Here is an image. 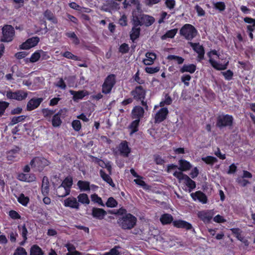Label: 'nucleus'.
Listing matches in <instances>:
<instances>
[{
	"instance_id": "4468645a",
	"label": "nucleus",
	"mask_w": 255,
	"mask_h": 255,
	"mask_svg": "<svg viewBox=\"0 0 255 255\" xmlns=\"http://www.w3.org/2000/svg\"><path fill=\"white\" fill-rule=\"evenodd\" d=\"M198 217L204 223H209L214 216L212 210L201 211L198 212Z\"/></svg>"
},
{
	"instance_id": "052dcab7",
	"label": "nucleus",
	"mask_w": 255,
	"mask_h": 255,
	"mask_svg": "<svg viewBox=\"0 0 255 255\" xmlns=\"http://www.w3.org/2000/svg\"><path fill=\"white\" fill-rule=\"evenodd\" d=\"M8 105L9 104L6 102H0V116L3 114Z\"/></svg>"
},
{
	"instance_id": "a878e982",
	"label": "nucleus",
	"mask_w": 255,
	"mask_h": 255,
	"mask_svg": "<svg viewBox=\"0 0 255 255\" xmlns=\"http://www.w3.org/2000/svg\"><path fill=\"white\" fill-rule=\"evenodd\" d=\"M179 167L178 168L180 171L189 170L191 168L190 163L185 159H180L178 161Z\"/></svg>"
},
{
	"instance_id": "79ce46f5",
	"label": "nucleus",
	"mask_w": 255,
	"mask_h": 255,
	"mask_svg": "<svg viewBox=\"0 0 255 255\" xmlns=\"http://www.w3.org/2000/svg\"><path fill=\"white\" fill-rule=\"evenodd\" d=\"M107 5L111 10H118L120 8L119 4L113 0H108L106 1Z\"/></svg>"
},
{
	"instance_id": "6ab92c4d",
	"label": "nucleus",
	"mask_w": 255,
	"mask_h": 255,
	"mask_svg": "<svg viewBox=\"0 0 255 255\" xmlns=\"http://www.w3.org/2000/svg\"><path fill=\"white\" fill-rule=\"evenodd\" d=\"M173 225L177 228H183L187 230H191L193 227L191 224L182 220H175L173 221Z\"/></svg>"
},
{
	"instance_id": "c9c22d12",
	"label": "nucleus",
	"mask_w": 255,
	"mask_h": 255,
	"mask_svg": "<svg viewBox=\"0 0 255 255\" xmlns=\"http://www.w3.org/2000/svg\"><path fill=\"white\" fill-rule=\"evenodd\" d=\"M78 202H80L85 205H88L90 203V200L88 196L85 193H81L77 196Z\"/></svg>"
},
{
	"instance_id": "49530a36",
	"label": "nucleus",
	"mask_w": 255,
	"mask_h": 255,
	"mask_svg": "<svg viewBox=\"0 0 255 255\" xmlns=\"http://www.w3.org/2000/svg\"><path fill=\"white\" fill-rule=\"evenodd\" d=\"M73 184L72 179L70 178H66L62 182L61 185L64 186L68 190H70Z\"/></svg>"
},
{
	"instance_id": "393cba45",
	"label": "nucleus",
	"mask_w": 255,
	"mask_h": 255,
	"mask_svg": "<svg viewBox=\"0 0 255 255\" xmlns=\"http://www.w3.org/2000/svg\"><path fill=\"white\" fill-rule=\"evenodd\" d=\"M70 93L73 95V99L74 101L81 100L87 95V93L83 91H75L71 90Z\"/></svg>"
},
{
	"instance_id": "c03bdc74",
	"label": "nucleus",
	"mask_w": 255,
	"mask_h": 255,
	"mask_svg": "<svg viewBox=\"0 0 255 255\" xmlns=\"http://www.w3.org/2000/svg\"><path fill=\"white\" fill-rule=\"evenodd\" d=\"M202 160L206 163L210 165H213L218 161V159L216 157L212 156H207L205 157H202Z\"/></svg>"
},
{
	"instance_id": "6e6552de",
	"label": "nucleus",
	"mask_w": 255,
	"mask_h": 255,
	"mask_svg": "<svg viewBox=\"0 0 255 255\" xmlns=\"http://www.w3.org/2000/svg\"><path fill=\"white\" fill-rule=\"evenodd\" d=\"M213 55H216L218 58H220L219 55L216 50H213L210 51L208 53V56L209 57V61L212 66L218 70H223L226 69L229 63V61H227L225 64H220L212 58Z\"/></svg>"
},
{
	"instance_id": "0e129e2a",
	"label": "nucleus",
	"mask_w": 255,
	"mask_h": 255,
	"mask_svg": "<svg viewBox=\"0 0 255 255\" xmlns=\"http://www.w3.org/2000/svg\"><path fill=\"white\" fill-rule=\"evenodd\" d=\"M13 255H27V253L24 248L19 247L15 250Z\"/></svg>"
},
{
	"instance_id": "e433bc0d",
	"label": "nucleus",
	"mask_w": 255,
	"mask_h": 255,
	"mask_svg": "<svg viewBox=\"0 0 255 255\" xmlns=\"http://www.w3.org/2000/svg\"><path fill=\"white\" fill-rule=\"evenodd\" d=\"M188 43L193 50L198 54L205 52L203 46L200 45L199 43H197L190 42Z\"/></svg>"
},
{
	"instance_id": "4d7b16f0",
	"label": "nucleus",
	"mask_w": 255,
	"mask_h": 255,
	"mask_svg": "<svg viewBox=\"0 0 255 255\" xmlns=\"http://www.w3.org/2000/svg\"><path fill=\"white\" fill-rule=\"evenodd\" d=\"M191 77L190 75L188 74L183 75L181 78V81L184 83V85L186 86H188L189 85V81L191 80Z\"/></svg>"
},
{
	"instance_id": "5fc2aeb1",
	"label": "nucleus",
	"mask_w": 255,
	"mask_h": 255,
	"mask_svg": "<svg viewBox=\"0 0 255 255\" xmlns=\"http://www.w3.org/2000/svg\"><path fill=\"white\" fill-rule=\"evenodd\" d=\"M214 6L215 8L219 10L220 11H223L226 8L225 3L222 1L214 3Z\"/></svg>"
},
{
	"instance_id": "864d4df0",
	"label": "nucleus",
	"mask_w": 255,
	"mask_h": 255,
	"mask_svg": "<svg viewBox=\"0 0 255 255\" xmlns=\"http://www.w3.org/2000/svg\"><path fill=\"white\" fill-rule=\"evenodd\" d=\"M55 85L62 90H65L66 88V83L62 78H59V80L55 83Z\"/></svg>"
},
{
	"instance_id": "72a5a7b5",
	"label": "nucleus",
	"mask_w": 255,
	"mask_h": 255,
	"mask_svg": "<svg viewBox=\"0 0 255 255\" xmlns=\"http://www.w3.org/2000/svg\"><path fill=\"white\" fill-rule=\"evenodd\" d=\"M77 186L81 191H89L90 183L86 181L79 180L77 183Z\"/></svg>"
},
{
	"instance_id": "cd10ccee",
	"label": "nucleus",
	"mask_w": 255,
	"mask_h": 255,
	"mask_svg": "<svg viewBox=\"0 0 255 255\" xmlns=\"http://www.w3.org/2000/svg\"><path fill=\"white\" fill-rule=\"evenodd\" d=\"M49 191V188L48 179L47 177L44 176L42 179L41 192L44 196H46L48 194Z\"/></svg>"
},
{
	"instance_id": "f8f14e48",
	"label": "nucleus",
	"mask_w": 255,
	"mask_h": 255,
	"mask_svg": "<svg viewBox=\"0 0 255 255\" xmlns=\"http://www.w3.org/2000/svg\"><path fill=\"white\" fill-rule=\"evenodd\" d=\"M168 114L167 108H161L157 112L154 117L155 123H160L165 120Z\"/></svg>"
},
{
	"instance_id": "09e8293b",
	"label": "nucleus",
	"mask_w": 255,
	"mask_h": 255,
	"mask_svg": "<svg viewBox=\"0 0 255 255\" xmlns=\"http://www.w3.org/2000/svg\"><path fill=\"white\" fill-rule=\"evenodd\" d=\"M25 118V116L23 115L19 116L18 117H14L11 119L9 125L13 126L17 123L21 122L23 121Z\"/></svg>"
},
{
	"instance_id": "680f3d73",
	"label": "nucleus",
	"mask_w": 255,
	"mask_h": 255,
	"mask_svg": "<svg viewBox=\"0 0 255 255\" xmlns=\"http://www.w3.org/2000/svg\"><path fill=\"white\" fill-rule=\"evenodd\" d=\"M42 113L46 118H50L54 113V111L49 110L48 109H44L42 111Z\"/></svg>"
},
{
	"instance_id": "8fccbe9b",
	"label": "nucleus",
	"mask_w": 255,
	"mask_h": 255,
	"mask_svg": "<svg viewBox=\"0 0 255 255\" xmlns=\"http://www.w3.org/2000/svg\"><path fill=\"white\" fill-rule=\"evenodd\" d=\"M62 55L68 59H73L76 61L80 60V58L77 57V56L73 54L71 52L69 51H66L64 53L62 54Z\"/></svg>"
},
{
	"instance_id": "6e6d98bb",
	"label": "nucleus",
	"mask_w": 255,
	"mask_h": 255,
	"mask_svg": "<svg viewBox=\"0 0 255 255\" xmlns=\"http://www.w3.org/2000/svg\"><path fill=\"white\" fill-rule=\"evenodd\" d=\"M72 126L76 131H79L81 128V124L79 120H74L72 123Z\"/></svg>"
},
{
	"instance_id": "aec40b11",
	"label": "nucleus",
	"mask_w": 255,
	"mask_h": 255,
	"mask_svg": "<svg viewBox=\"0 0 255 255\" xmlns=\"http://www.w3.org/2000/svg\"><path fill=\"white\" fill-rule=\"evenodd\" d=\"M144 109L140 106H135L132 110V117L133 119L140 120L143 117Z\"/></svg>"
},
{
	"instance_id": "9b49d317",
	"label": "nucleus",
	"mask_w": 255,
	"mask_h": 255,
	"mask_svg": "<svg viewBox=\"0 0 255 255\" xmlns=\"http://www.w3.org/2000/svg\"><path fill=\"white\" fill-rule=\"evenodd\" d=\"M66 110L62 109L54 115L52 120V126L54 127H59L62 123L61 118H64L66 116Z\"/></svg>"
},
{
	"instance_id": "dca6fc26",
	"label": "nucleus",
	"mask_w": 255,
	"mask_h": 255,
	"mask_svg": "<svg viewBox=\"0 0 255 255\" xmlns=\"http://www.w3.org/2000/svg\"><path fill=\"white\" fill-rule=\"evenodd\" d=\"M64 205L76 210L79 209V203L75 197H69L65 199L64 202Z\"/></svg>"
},
{
	"instance_id": "7ed1b4c3",
	"label": "nucleus",
	"mask_w": 255,
	"mask_h": 255,
	"mask_svg": "<svg viewBox=\"0 0 255 255\" xmlns=\"http://www.w3.org/2000/svg\"><path fill=\"white\" fill-rule=\"evenodd\" d=\"M131 95L133 98L137 100L141 101V105L147 110L148 106L146 102L144 101L146 95V91L141 86H137L131 92Z\"/></svg>"
},
{
	"instance_id": "473e14b6",
	"label": "nucleus",
	"mask_w": 255,
	"mask_h": 255,
	"mask_svg": "<svg viewBox=\"0 0 255 255\" xmlns=\"http://www.w3.org/2000/svg\"><path fill=\"white\" fill-rule=\"evenodd\" d=\"M100 174L102 179L109 184L112 187H114L115 186V184L114 183L112 178L111 177L106 173L103 170H101L100 171Z\"/></svg>"
},
{
	"instance_id": "39448f33",
	"label": "nucleus",
	"mask_w": 255,
	"mask_h": 255,
	"mask_svg": "<svg viewBox=\"0 0 255 255\" xmlns=\"http://www.w3.org/2000/svg\"><path fill=\"white\" fill-rule=\"evenodd\" d=\"M197 31L190 24H185L180 30V34L187 40H191L197 35Z\"/></svg>"
},
{
	"instance_id": "20e7f679",
	"label": "nucleus",
	"mask_w": 255,
	"mask_h": 255,
	"mask_svg": "<svg viewBox=\"0 0 255 255\" xmlns=\"http://www.w3.org/2000/svg\"><path fill=\"white\" fill-rule=\"evenodd\" d=\"M234 118L230 115H219L217 118L216 126L220 128L224 127H231L233 126Z\"/></svg>"
},
{
	"instance_id": "c85d7f7f",
	"label": "nucleus",
	"mask_w": 255,
	"mask_h": 255,
	"mask_svg": "<svg viewBox=\"0 0 255 255\" xmlns=\"http://www.w3.org/2000/svg\"><path fill=\"white\" fill-rule=\"evenodd\" d=\"M146 58L143 61V63L146 65H150L153 63L155 59L156 55L151 52H147L145 54Z\"/></svg>"
},
{
	"instance_id": "69168bd1",
	"label": "nucleus",
	"mask_w": 255,
	"mask_h": 255,
	"mask_svg": "<svg viewBox=\"0 0 255 255\" xmlns=\"http://www.w3.org/2000/svg\"><path fill=\"white\" fill-rule=\"evenodd\" d=\"M120 247L119 246H115L114 248L112 249L109 252H107L109 255H119L120 252L119 249Z\"/></svg>"
},
{
	"instance_id": "412c9836",
	"label": "nucleus",
	"mask_w": 255,
	"mask_h": 255,
	"mask_svg": "<svg viewBox=\"0 0 255 255\" xmlns=\"http://www.w3.org/2000/svg\"><path fill=\"white\" fill-rule=\"evenodd\" d=\"M191 196L195 201L198 200L203 204L207 203V199L205 194L201 191H197L191 194Z\"/></svg>"
},
{
	"instance_id": "ddd939ff",
	"label": "nucleus",
	"mask_w": 255,
	"mask_h": 255,
	"mask_svg": "<svg viewBox=\"0 0 255 255\" xmlns=\"http://www.w3.org/2000/svg\"><path fill=\"white\" fill-rule=\"evenodd\" d=\"M39 41V38L37 36L33 37L28 39L25 42L23 43L20 48L22 49H29L36 46Z\"/></svg>"
},
{
	"instance_id": "c756f323",
	"label": "nucleus",
	"mask_w": 255,
	"mask_h": 255,
	"mask_svg": "<svg viewBox=\"0 0 255 255\" xmlns=\"http://www.w3.org/2000/svg\"><path fill=\"white\" fill-rule=\"evenodd\" d=\"M160 221L163 225H167L173 223V218L169 214H164L160 218Z\"/></svg>"
},
{
	"instance_id": "e2e57ef3",
	"label": "nucleus",
	"mask_w": 255,
	"mask_h": 255,
	"mask_svg": "<svg viewBox=\"0 0 255 255\" xmlns=\"http://www.w3.org/2000/svg\"><path fill=\"white\" fill-rule=\"evenodd\" d=\"M173 176L176 177L179 180H184L187 175L184 174L181 171H175L173 173Z\"/></svg>"
},
{
	"instance_id": "a18cd8bd",
	"label": "nucleus",
	"mask_w": 255,
	"mask_h": 255,
	"mask_svg": "<svg viewBox=\"0 0 255 255\" xmlns=\"http://www.w3.org/2000/svg\"><path fill=\"white\" fill-rule=\"evenodd\" d=\"M167 59L169 60H174L178 64H182L184 61V59L183 58L174 55H168Z\"/></svg>"
},
{
	"instance_id": "1a4fd4ad",
	"label": "nucleus",
	"mask_w": 255,
	"mask_h": 255,
	"mask_svg": "<svg viewBox=\"0 0 255 255\" xmlns=\"http://www.w3.org/2000/svg\"><path fill=\"white\" fill-rule=\"evenodd\" d=\"M116 83V78L114 74L109 75L102 85V93L108 94L111 92L112 89Z\"/></svg>"
},
{
	"instance_id": "f704fd0d",
	"label": "nucleus",
	"mask_w": 255,
	"mask_h": 255,
	"mask_svg": "<svg viewBox=\"0 0 255 255\" xmlns=\"http://www.w3.org/2000/svg\"><path fill=\"white\" fill-rule=\"evenodd\" d=\"M18 230L20 234L22 236L23 239V242L20 243L21 245H23L24 242L27 240V230L26 228L25 225L18 226Z\"/></svg>"
},
{
	"instance_id": "bf43d9fd",
	"label": "nucleus",
	"mask_w": 255,
	"mask_h": 255,
	"mask_svg": "<svg viewBox=\"0 0 255 255\" xmlns=\"http://www.w3.org/2000/svg\"><path fill=\"white\" fill-rule=\"evenodd\" d=\"M160 70V68L159 67H147L145 68V70L146 72L149 74H153L158 72Z\"/></svg>"
},
{
	"instance_id": "2eb2a0df",
	"label": "nucleus",
	"mask_w": 255,
	"mask_h": 255,
	"mask_svg": "<svg viewBox=\"0 0 255 255\" xmlns=\"http://www.w3.org/2000/svg\"><path fill=\"white\" fill-rule=\"evenodd\" d=\"M43 99L42 98H33L30 99L27 104V110L30 111L38 108Z\"/></svg>"
},
{
	"instance_id": "774afa93",
	"label": "nucleus",
	"mask_w": 255,
	"mask_h": 255,
	"mask_svg": "<svg viewBox=\"0 0 255 255\" xmlns=\"http://www.w3.org/2000/svg\"><path fill=\"white\" fill-rule=\"evenodd\" d=\"M9 216L13 219H19L21 218L18 213L14 210H11L9 211Z\"/></svg>"
},
{
	"instance_id": "37998d69",
	"label": "nucleus",
	"mask_w": 255,
	"mask_h": 255,
	"mask_svg": "<svg viewBox=\"0 0 255 255\" xmlns=\"http://www.w3.org/2000/svg\"><path fill=\"white\" fill-rule=\"evenodd\" d=\"M17 200L23 206H26L29 201V199L28 197L25 196L23 194L21 193L17 198Z\"/></svg>"
},
{
	"instance_id": "0eeeda50",
	"label": "nucleus",
	"mask_w": 255,
	"mask_h": 255,
	"mask_svg": "<svg viewBox=\"0 0 255 255\" xmlns=\"http://www.w3.org/2000/svg\"><path fill=\"white\" fill-rule=\"evenodd\" d=\"M5 95L8 99L21 101L27 98L28 93L22 90H16L14 92L9 90L6 92Z\"/></svg>"
},
{
	"instance_id": "338daca9",
	"label": "nucleus",
	"mask_w": 255,
	"mask_h": 255,
	"mask_svg": "<svg viewBox=\"0 0 255 255\" xmlns=\"http://www.w3.org/2000/svg\"><path fill=\"white\" fill-rule=\"evenodd\" d=\"M129 50V47L128 44L126 43L122 44L119 48V51L122 53H126Z\"/></svg>"
},
{
	"instance_id": "bb28decb",
	"label": "nucleus",
	"mask_w": 255,
	"mask_h": 255,
	"mask_svg": "<svg viewBox=\"0 0 255 255\" xmlns=\"http://www.w3.org/2000/svg\"><path fill=\"white\" fill-rule=\"evenodd\" d=\"M138 26L139 25H133V26L130 31V37L132 41H134L135 39L138 38L139 36L140 28Z\"/></svg>"
},
{
	"instance_id": "603ef678",
	"label": "nucleus",
	"mask_w": 255,
	"mask_h": 255,
	"mask_svg": "<svg viewBox=\"0 0 255 255\" xmlns=\"http://www.w3.org/2000/svg\"><path fill=\"white\" fill-rule=\"evenodd\" d=\"M118 203L116 200L113 197H110L106 203V205L110 208H114L117 206Z\"/></svg>"
},
{
	"instance_id": "58836bf2",
	"label": "nucleus",
	"mask_w": 255,
	"mask_h": 255,
	"mask_svg": "<svg viewBox=\"0 0 255 255\" xmlns=\"http://www.w3.org/2000/svg\"><path fill=\"white\" fill-rule=\"evenodd\" d=\"M65 35L70 38L72 42L75 45H78L80 43V40L74 32H67L65 33Z\"/></svg>"
},
{
	"instance_id": "2f4dec72",
	"label": "nucleus",
	"mask_w": 255,
	"mask_h": 255,
	"mask_svg": "<svg viewBox=\"0 0 255 255\" xmlns=\"http://www.w3.org/2000/svg\"><path fill=\"white\" fill-rule=\"evenodd\" d=\"M43 15L45 18L53 23L56 24L58 22L57 19L54 14L49 9H47L44 11Z\"/></svg>"
},
{
	"instance_id": "a19ab883",
	"label": "nucleus",
	"mask_w": 255,
	"mask_h": 255,
	"mask_svg": "<svg viewBox=\"0 0 255 255\" xmlns=\"http://www.w3.org/2000/svg\"><path fill=\"white\" fill-rule=\"evenodd\" d=\"M43 252L41 248L37 245H33L30 249V255H42Z\"/></svg>"
},
{
	"instance_id": "f257e3e1",
	"label": "nucleus",
	"mask_w": 255,
	"mask_h": 255,
	"mask_svg": "<svg viewBox=\"0 0 255 255\" xmlns=\"http://www.w3.org/2000/svg\"><path fill=\"white\" fill-rule=\"evenodd\" d=\"M136 223V218L131 214H127L120 218L118 223L124 230H130L133 228Z\"/></svg>"
},
{
	"instance_id": "13d9d810",
	"label": "nucleus",
	"mask_w": 255,
	"mask_h": 255,
	"mask_svg": "<svg viewBox=\"0 0 255 255\" xmlns=\"http://www.w3.org/2000/svg\"><path fill=\"white\" fill-rule=\"evenodd\" d=\"M222 74L224 75L225 79L227 80H231L233 76V72L230 70H228L225 72H222Z\"/></svg>"
},
{
	"instance_id": "de8ad7c7",
	"label": "nucleus",
	"mask_w": 255,
	"mask_h": 255,
	"mask_svg": "<svg viewBox=\"0 0 255 255\" xmlns=\"http://www.w3.org/2000/svg\"><path fill=\"white\" fill-rule=\"evenodd\" d=\"M140 120L135 119L130 125V128L131 129L130 134L136 132L138 130V127L139 126Z\"/></svg>"
},
{
	"instance_id": "4c0bfd02",
	"label": "nucleus",
	"mask_w": 255,
	"mask_h": 255,
	"mask_svg": "<svg viewBox=\"0 0 255 255\" xmlns=\"http://www.w3.org/2000/svg\"><path fill=\"white\" fill-rule=\"evenodd\" d=\"M177 29L174 28L167 31L166 33L161 37V39L163 40L166 39L167 38H173L177 32Z\"/></svg>"
},
{
	"instance_id": "a211bd4d",
	"label": "nucleus",
	"mask_w": 255,
	"mask_h": 255,
	"mask_svg": "<svg viewBox=\"0 0 255 255\" xmlns=\"http://www.w3.org/2000/svg\"><path fill=\"white\" fill-rule=\"evenodd\" d=\"M118 151L121 155L126 157H128L130 149L128 145L127 141H124L120 144L118 147Z\"/></svg>"
},
{
	"instance_id": "4be33fe9",
	"label": "nucleus",
	"mask_w": 255,
	"mask_h": 255,
	"mask_svg": "<svg viewBox=\"0 0 255 255\" xmlns=\"http://www.w3.org/2000/svg\"><path fill=\"white\" fill-rule=\"evenodd\" d=\"M17 179L21 181L30 182L35 181L36 177L33 174L21 173L18 175Z\"/></svg>"
},
{
	"instance_id": "423d86ee",
	"label": "nucleus",
	"mask_w": 255,
	"mask_h": 255,
	"mask_svg": "<svg viewBox=\"0 0 255 255\" xmlns=\"http://www.w3.org/2000/svg\"><path fill=\"white\" fill-rule=\"evenodd\" d=\"M2 35L0 41L4 42H11L14 36L15 31L14 28L10 25H5L2 28Z\"/></svg>"
},
{
	"instance_id": "b1692460",
	"label": "nucleus",
	"mask_w": 255,
	"mask_h": 255,
	"mask_svg": "<svg viewBox=\"0 0 255 255\" xmlns=\"http://www.w3.org/2000/svg\"><path fill=\"white\" fill-rule=\"evenodd\" d=\"M196 70V66L193 64H184L180 68V72L182 73L189 72L191 74L194 73Z\"/></svg>"
},
{
	"instance_id": "3c124183",
	"label": "nucleus",
	"mask_w": 255,
	"mask_h": 255,
	"mask_svg": "<svg viewBox=\"0 0 255 255\" xmlns=\"http://www.w3.org/2000/svg\"><path fill=\"white\" fill-rule=\"evenodd\" d=\"M91 198L92 201L97 203L101 206L104 207L105 204L103 203L101 198L99 197L98 195L94 194L91 195Z\"/></svg>"
},
{
	"instance_id": "5701e85b",
	"label": "nucleus",
	"mask_w": 255,
	"mask_h": 255,
	"mask_svg": "<svg viewBox=\"0 0 255 255\" xmlns=\"http://www.w3.org/2000/svg\"><path fill=\"white\" fill-rule=\"evenodd\" d=\"M45 54L46 52L42 50H37L31 55L29 61L31 63L36 62L38 61L41 56H43Z\"/></svg>"
},
{
	"instance_id": "f3484780",
	"label": "nucleus",
	"mask_w": 255,
	"mask_h": 255,
	"mask_svg": "<svg viewBox=\"0 0 255 255\" xmlns=\"http://www.w3.org/2000/svg\"><path fill=\"white\" fill-rule=\"evenodd\" d=\"M107 215V212L103 209L93 208L92 210V216L98 220H103Z\"/></svg>"
},
{
	"instance_id": "f03ea898",
	"label": "nucleus",
	"mask_w": 255,
	"mask_h": 255,
	"mask_svg": "<svg viewBox=\"0 0 255 255\" xmlns=\"http://www.w3.org/2000/svg\"><path fill=\"white\" fill-rule=\"evenodd\" d=\"M132 22L135 25H144L146 27L152 25L155 20L153 17L144 14H133Z\"/></svg>"
},
{
	"instance_id": "9d476101",
	"label": "nucleus",
	"mask_w": 255,
	"mask_h": 255,
	"mask_svg": "<svg viewBox=\"0 0 255 255\" xmlns=\"http://www.w3.org/2000/svg\"><path fill=\"white\" fill-rule=\"evenodd\" d=\"M49 164L48 161L43 158L40 157H36L33 158L30 162V165L32 168H35V170L41 171L43 168L48 165Z\"/></svg>"
},
{
	"instance_id": "7c9ffc66",
	"label": "nucleus",
	"mask_w": 255,
	"mask_h": 255,
	"mask_svg": "<svg viewBox=\"0 0 255 255\" xmlns=\"http://www.w3.org/2000/svg\"><path fill=\"white\" fill-rule=\"evenodd\" d=\"M56 192L57 196L61 197H64L70 194V190H67L64 186L60 185L56 189Z\"/></svg>"
},
{
	"instance_id": "ea45409f",
	"label": "nucleus",
	"mask_w": 255,
	"mask_h": 255,
	"mask_svg": "<svg viewBox=\"0 0 255 255\" xmlns=\"http://www.w3.org/2000/svg\"><path fill=\"white\" fill-rule=\"evenodd\" d=\"M185 178L183 180L185 181L186 185L189 188V191L191 192L192 190L196 187L195 182L192 180L188 176H185Z\"/></svg>"
}]
</instances>
